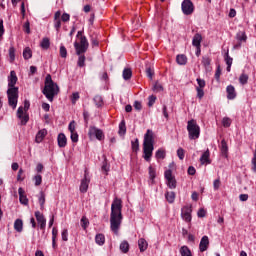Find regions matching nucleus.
<instances>
[{
    "label": "nucleus",
    "mask_w": 256,
    "mask_h": 256,
    "mask_svg": "<svg viewBox=\"0 0 256 256\" xmlns=\"http://www.w3.org/2000/svg\"><path fill=\"white\" fill-rule=\"evenodd\" d=\"M198 217H205V215H207V211H205V209L201 208L198 210Z\"/></svg>",
    "instance_id": "obj_64"
},
{
    "label": "nucleus",
    "mask_w": 256,
    "mask_h": 256,
    "mask_svg": "<svg viewBox=\"0 0 256 256\" xmlns=\"http://www.w3.org/2000/svg\"><path fill=\"white\" fill-rule=\"evenodd\" d=\"M88 137L90 139H93V137H95L98 141H103V139H105V134L103 133V130L95 126H90L88 130Z\"/></svg>",
    "instance_id": "obj_9"
},
{
    "label": "nucleus",
    "mask_w": 256,
    "mask_h": 256,
    "mask_svg": "<svg viewBox=\"0 0 256 256\" xmlns=\"http://www.w3.org/2000/svg\"><path fill=\"white\" fill-rule=\"evenodd\" d=\"M193 212V209L191 206H184L181 209V217L186 223H191V213Z\"/></svg>",
    "instance_id": "obj_12"
},
{
    "label": "nucleus",
    "mask_w": 256,
    "mask_h": 256,
    "mask_svg": "<svg viewBox=\"0 0 256 256\" xmlns=\"http://www.w3.org/2000/svg\"><path fill=\"white\" fill-rule=\"evenodd\" d=\"M149 179L151 181V184L153 185V183H155V178L157 177V172L155 170V168H153L152 166H149Z\"/></svg>",
    "instance_id": "obj_26"
},
{
    "label": "nucleus",
    "mask_w": 256,
    "mask_h": 256,
    "mask_svg": "<svg viewBox=\"0 0 256 256\" xmlns=\"http://www.w3.org/2000/svg\"><path fill=\"white\" fill-rule=\"evenodd\" d=\"M165 197L168 203H175V192H166Z\"/></svg>",
    "instance_id": "obj_35"
},
{
    "label": "nucleus",
    "mask_w": 256,
    "mask_h": 256,
    "mask_svg": "<svg viewBox=\"0 0 256 256\" xmlns=\"http://www.w3.org/2000/svg\"><path fill=\"white\" fill-rule=\"evenodd\" d=\"M224 59L227 65L226 71L229 73L231 72V65H233V58L229 56V51H227L224 55Z\"/></svg>",
    "instance_id": "obj_20"
},
{
    "label": "nucleus",
    "mask_w": 256,
    "mask_h": 256,
    "mask_svg": "<svg viewBox=\"0 0 256 256\" xmlns=\"http://www.w3.org/2000/svg\"><path fill=\"white\" fill-rule=\"evenodd\" d=\"M198 86L197 89H205V80L201 78H197Z\"/></svg>",
    "instance_id": "obj_57"
},
{
    "label": "nucleus",
    "mask_w": 256,
    "mask_h": 256,
    "mask_svg": "<svg viewBox=\"0 0 256 256\" xmlns=\"http://www.w3.org/2000/svg\"><path fill=\"white\" fill-rule=\"evenodd\" d=\"M202 65L205 67L206 71H209V67L211 65V58L207 56L202 57Z\"/></svg>",
    "instance_id": "obj_33"
},
{
    "label": "nucleus",
    "mask_w": 256,
    "mask_h": 256,
    "mask_svg": "<svg viewBox=\"0 0 256 256\" xmlns=\"http://www.w3.org/2000/svg\"><path fill=\"white\" fill-rule=\"evenodd\" d=\"M146 75L148 78L153 79V75H155V70H153L151 66H146Z\"/></svg>",
    "instance_id": "obj_44"
},
{
    "label": "nucleus",
    "mask_w": 256,
    "mask_h": 256,
    "mask_svg": "<svg viewBox=\"0 0 256 256\" xmlns=\"http://www.w3.org/2000/svg\"><path fill=\"white\" fill-rule=\"evenodd\" d=\"M93 100L96 107H103V97L96 95Z\"/></svg>",
    "instance_id": "obj_39"
},
{
    "label": "nucleus",
    "mask_w": 256,
    "mask_h": 256,
    "mask_svg": "<svg viewBox=\"0 0 256 256\" xmlns=\"http://www.w3.org/2000/svg\"><path fill=\"white\" fill-rule=\"evenodd\" d=\"M23 30L27 33V35H29V33H31V24L29 23V21H26L24 23Z\"/></svg>",
    "instance_id": "obj_53"
},
{
    "label": "nucleus",
    "mask_w": 256,
    "mask_h": 256,
    "mask_svg": "<svg viewBox=\"0 0 256 256\" xmlns=\"http://www.w3.org/2000/svg\"><path fill=\"white\" fill-rule=\"evenodd\" d=\"M59 231L57 230V228H53L52 229V247L53 249H55V247H57V235H58Z\"/></svg>",
    "instance_id": "obj_31"
},
{
    "label": "nucleus",
    "mask_w": 256,
    "mask_h": 256,
    "mask_svg": "<svg viewBox=\"0 0 256 256\" xmlns=\"http://www.w3.org/2000/svg\"><path fill=\"white\" fill-rule=\"evenodd\" d=\"M17 81V73L15 70H12L8 76L7 90L8 105L12 107V109H17V101L19 99V88L15 87V85H17Z\"/></svg>",
    "instance_id": "obj_2"
},
{
    "label": "nucleus",
    "mask_w": 256,
    "mask_h": 256,
    "mask_svg": "<svg viewBox=\"0 0 256 256\" xmlns=\"http://www.w3.org/2000/svg\"><path fill=\"white\" fill-rule=\"evenodd\" d=\"M220 151H221L222 157H225V158L228 157L229 146L227 145V141H225V139H223V140L221 141V144H220Z\"/></svg>",
    "instance_id": "obj_17"
},
{
    "label": "nucleus",
    "mask_w": 256,
    "mask_h": 256,
    "mask_svg": "<svg viewBox=\"0 0 256 256\" xmlns=\"http://www.w3.org/2000/svg\"><path fill=\"white\" fill-rule=\"evenodd\" d=\"M62 241H68L69 239H68V236H69V232L67 231V229H64L63 231H62Z\"/></svg>",
    "instance_id": "obj_60"
},
{
    "label": "nucleus",
    "mask_w": 256,
    "mask_h": 256,
    "mask_svg": "<svg viewBox=\"0 0 256 256\" xmlns=\"http://www.w3.org/2000/svg\"><path fill=\"white\" fill-rule=\"evenodd\" d=\"M148 245L149 244L147 243V240H145L144 238H140L138 240V247H139L140 253L147 251Z\"/></svg>",
    "instance_id": "obj_22"
},
{
    "label": "nucleus",
    "mask_w": 256,
    "mask_h": 256,
    "mask_svg": "<svg viewBox=\"0 0 256 256\" xmlns=\"http://www.w3.org/2000/svg\"><path fill=\"white\" fill-rule=\"evenodd\" d=\"M134 109H136V111H141V109H143V105H141L140 101L134 102Z\"/></svg>",
    "instance_id": "obj_63"
},
{
    "label": "nucleus",
    "mask_w": 256,
    "mask_h": 256,
    "mask_svg": "<svg viewBox=\"0 0 256 256\" xmlns=\"http://www.w3.org/2000/svg\"><path fill=\"white\" fill-rule=\"evenodd\" d=\"M153 90L156 91L157 93L163 91V85H161L159 82H156L154 84Z\"/></svg>",
    "instance_id": "obj_55"
},
{
    "label": "nucleus",
    "mask_w": 256,
    "mask_h": 256,
    "mask_svg": "<svg viewBox=\"0 0 256 256\" xmlns=\"http://www.w3.org/2000/svg\"><path fill=\"white\" fill-rule=\"evenodd\" d=\"M231 123H232V121H231V118H229V117H224L222 120L223 127H226V128L231 127Z\"/></svg>",
    "instance_id": "obj_47"
},
{
    "label": "nucleus",
    "mask_w": 256,
    "mask_h": 256,
    "mask_svg": "<svg viewBox=\"0 0 256 256\" xmlns=\"http://www.w3.org/2000/svg\"><path fill=\"white\" fill-rule=\"evenodd\" d=\"M176 62L178 63V65H187V56H185L184 54L177 55Z\"/></svg>",
    "instance_id": "obj_29"
},
{
    "label": "nucleus",
    "mask_w": 256,
    "mask_h": 256,
    "mask_svg": "<svg viewBox=\"0 0 256 256\" xmlns=\"http://www.w3.org/2000/svg\"><path fill=\"white\" fill-rule=\"evenodd\" d=\"M31 107V103L29 100L24 101V107L20 106L17 110V117L20 120V125H27L29 123V108Z\"/></svg>",
    "instance_id": "obj_6"
},
{
    "label": "nucleus",
    "mask_w": 256,
    "mask_h": 256,
    "mask_svg": "<svg viewBox=\"0 0 256 256\" xmlns=\"http://www.w3.org/2000/svg\"><path fill=\"white\" fill-rule=\"evenodd\" d=\"M9 57H10V63H13V61H15V47L13 46L9 48Z\"/></svg>",
    "instance_id": "obj_46"
},
{
    "label": "nucleus",
    "mask_w": 256,
    "mask_h": 256,
    "mask_svg": "<svg viewBox=\"0 0 256 256\" xmlns=\"http://www.w3.org/2000/svg\"><path fill=\"white\" fill-rule=\"evenodd\" d=\"M33 180L35 181L36 187H39V185L43 183V177L40 174H37L36 176H34Z\"/></svg>",
    "instance_id": "obj_45"
},
{
    "label": "nucleus",
    "mask_w": 256,
    "mask_h": 256,
    "mask_svg": "<svg viewBox=\"0 0 256 256\" xmlns=\"http://www.w3.org/2000/svg\"><path fill=\"white\" fill-rule=\"evenodd\" d=\"M95 243L97 245H100V246L105 245V235L104 234H97L95 236Z\"/></svg>",
    "instance_id": "obj_28"
},
{
    "label": "nucleus",
    "mask_w": 256,
    "mask_h": 256,
    "mask_svg": "<svg viewBox=\"0 0 256 256\" xmlns=\"http://www.w3.org/2000/svg\"><path fill=\"white\" fill-rule=\"evenodd\" d=\"M72 104L75 105L77 103V101H79V92H75L72 94Z\"/></svg>",
    "instance_id": "obj_56"
},
{
    "label": "nucleus",
    "mask_w": 256,
    "mask_h": 256,
    "mask_svg": "<svg viewBox=\"0 0 256 256\" xmlns=\"http://www.w3.org/2000/svg\"><path fill=\"white\" fill-rule=\"evenodd\" d=\"M236 39H238V41H247V34H245V31H239L236 35Z\"/></svg>",
    "instance_id": "obj_40"
},
{
    "label": "nucleus",
    "mask_w": 256,
    "mask_h": 256,
    "mask_svg": "<svg viewBox=\"0 0 256 256\" xmlns=\"http://www.w3.org/2000/svg\"><path fill=\"white\" fill-rule=\"evenodd\" d=\"M177 156L180 159V161H183L185 159V150L183 148H179L177 150Z\"/></svg>",
    "instance_id": "obj_48"
},
{
    "label": "nucleus",
    "mask_w": 256,
    "mask_h": 256,
    "mask_svg": "<svg viewBox=\"0 0 256 256\" xmlns=\"http://www.w3.org/2000/svg\"><path fill=\"white\" fill-rule=\"evenodd\" d=\"M40 46L42 47V49H49V47H51V42L49 40V38H43Z\"/></svg>",
    "instance_id": "obj_37"
},
{
    "label": "nucleus",
    "mask_w": 256,
    "mask_h": 256,
    "mask_svg": "<svg viewBox=\"0 0 256 256\" xmlns=\"http://www.w3.org/2000/svg\"><path fill=\"white\" fill-rule=\"evenodd\" d=\"M89 183H91V179H89V171H84V178L81 181L80 184V192L81 193H87V190L89 189Z\"/></svg>",
    "instance_id": "obj_11"
},
{
    "label": "nucleus",
    "mask_w": 256,
    "mask_h": 256,
    "mask_svg": "<svg viewBox=\"0 0 256 256\" xmlns=\"http://www.w3.org/2000/svg\"><path fill=\"white\" fill-rule=\"evenodd\" d=\"M123 202L119 198H115L111 204L110 213V229L117 235L119 233V228L121 227V221H123V214L121 213L123 209Z\"/></svg>",
    "instance_id": "obj_1"
},
{
    "label": "nucleus",
    "mask_w": 256,
    "mask_h": 256,
    "mask_svg": "<svg viewBox=\"0 0 256 256\" xmlns=\"http://www.w3.org/2000/svg\"><path fill=\"white\" fill-rule=\"evenodd\" d=\"M82 229H87L89 227V219L86 216H83L80 220Z\"/></svg>",
    "instance_id": "obj_43"
},
{
    "label": "nucleus",
    "mask_w": 256,
    "mask_h": 256,
    "mask_svg": "<svg viewBox=\"0 0 256 256\" xmlns=\"http://www.w3.org/2000/svg\"><path fill=\"white\" fill-rule=\"evenodd\" d=\"M70 139L72 143H77L79 141V134L77 132H71Z\"/></svg>",
    "instance_id": "obj_54"
},
{
    "label": "nucleus",
    "mask_w": 256,
    "mask_h": 256,
    "mask_svg": "<svg viewBox=\"0 0 256 256\" xmlns=\"http://www.w3.org/2000/svg\"><path fill=\"white\" fill-rule=\"evenodd\" d=\"M68 129H69L70 133H75V120H73L69 123Z\"/></svg>",
    "instance_id": "obj_62"
},
{
    "label": "nucleus",
    "mask_w": 256,
    "mask_h": 256,
    "mask_svg": "<svg viewBox=\"0 0 256 256\" xmlns=\"http://www.w3.org/2000/svg\"><path fill=\"white\" fill-rule=\"evenodd\" d=\"M39 203H40V208L44 209V207H45V194L43 192H41V194H40Z\"/></svg>",
    "instance_id": "obj_50"
},
{
    "label": "nucleus",
    "mask_w": 256,
    "mask_h": 256,
    "mask_svg": "<svg viewBox=\"0 0 256 256\" xmlns=\"http://www.w3.org/2000/svg\"><path fill=\"white\" fill-rule=\"evenodd\" d=\"M70 20L71 15H69V13L64 12L61 15V10L56 11L54 14V29H56L57 33L61 31V21L62 23H69Z\"/></svg>",
    "instance_id": "obj_7"
},
{
    "label": "nucleus",
    "mask_w": 256,
    "mask_h": 256,
    "mask_svg": "<svg viewBox=\"0 0 256 256\" xmlns=\"http://www.w3.org/2000/svg\"><path fill=\"white\" fill-rule=\"evenodd\" d=\"M155 139L153 138V131L147 130L144 135L143 141V159L149 162L153 157V151L155 149Z\"/></svg>",
    "instance_id": "obj_3"
},
{
    "label": "nucleus",
    "mask_w": 256,
    "mask_h": 256,
    "mask_svg": "<svg viewBox=\"0 0 256 256\" xmlns=\"http://www.w3.org/2000/svg\"><path fill=\"white\" fill-rule=\"evenodd\" d=\"M35 217L40 226V229L45 230V227H47V219H45V216L39 211H36Z\"/></svg>",
    "instance_id": "obj_13"
},
{
    "label": "nucleus",
    "mask_w": 256,
    "mask_h": 256,
    "mask_svg": "<svg viewBox=\"0 0 256 256\" xmlns=\"http://www.w3.org/2000/svg\"><path fill=\"white\" fill-rule=\"evenodd\" d=\"M227 99L233 100L237 97V93L235 92V87L233 85H229L226 88Z\"/></svg>",
    "instance_id": "obj_19"
},
{
    "label": "nucleus",
    "mask_w": 256,
    "mask_h": 256,
    "mask_svg": "<svg viewBox=\"0 0 256 256\" xmlns=\"http://www.w3.org/2000/svg\"><path fill=\"white\" fill-rule=\"evenodd\" d=\"M167 185H168L169 189H176L177 180H175V178H170V180H167Z\"/></svg>",
    "instance_id": "obj_41"
},
{
    "label": "nucleus",
    "mask_w": 256,
    "mask_h": 256,
    "mask_svg": "<svg viewBox=\"0 0 256 256\" xmlns=\"http://www.w3.org/2000/svg\"><path fill=\"white\" fill-rule=\"evenodd\" d=\"M74 49L76 51V55H78V61L77 65L79 67H85V53H87V49H89V41L87 40V37L82 36L81 42L74 43Z\"/></svg>",
    "instance_id": "obj_4"
},
{
    "label": "nucleus",
    "mask_w": 256,
    "mask_h": 256,
    "mask_svg": "<svg viewBox=\"0 0 256 256\" xmlns=\"http://www.w3.org/2000/svg\"><path fill=\"white\" fill-rule=\"evenodd\" d=\"M131 148L133 153H137L139 151V139L136 138L135 141H131Z\"/></svg>",
    "instance_id": "obj_38"
},
{
    "label": "nucleus",
    "mask_w": 256,
    "mask_h": 256,
    "mask_svg": "<svg viewBox=\"0 0 256 256\" xmlns=\"http://www.w3.org/2000/svg\"><path fill=\"white\" fill-rule=\"evenodd\" d=\"M19 201L22 205H29V199L25 195V190L23 188L18 189Z\"/></svg>",
    "instance_id": "obj_15"
},
{
    "label": "nucleus",
    "mask_w": 256,
    "mask_h": 256,
    "mask_svg": "<svg viewBox=\"0 0 256 256\" xmlns=\"http://www.w3.org/2000/svg\"><path fill=\"white\" fill-rule=\"evenodd\" d=\"M182 13L184 15H193L195 11V5L191 0H184L181 4Z\"/></svg>",
    "instance_id": "obj_10"
},
{
    "label": "nucleus",
    "mask_w": 256,
    "mask_h": 256,
    "mask_svg": "<svg viewBox=\"0 0 256 256\" xmlns=\"http://www.w3.org/2000/svg\"><path fill=\"white\" fill-rule=\"evenodd\" d=\"M213 187L215 191L219 190V187H221V180L219 179L214 180Z\"/></svg>",
    "instance_id": "obj_61"
},
{
    "label": "nucleus",
    "mask_w": 256,
    "mask_h": 256,
    "mask_svg": "<svg viewBox=\"0 0 256 256\" xmlns=\"http://www.w3.org/2000/svg\"><path fill=\"white\" fill-rule=\"evenodd\" d=\"M91 45L92 47H99V40L97 39V37H91Z\"/></svg>",
    "instance_id": "obj_59"
},
{
    "label": "nucleus",
    "mask_w": 256,
    "mask_h": 256,
    "mask_svg": "<svg viewBox=\"0 0 256 256\" xmlns=\"http://www.w3.org/2000/svg\"><path fill=\"white\" fill-rule=\"evenodd\" d=\"M187 131L188 137L191 140L199 139V136L201 135V127L197 125V121L195 119L187 122Z\"/></svg>",
    "instance_id": "obj_8"
},
{
    "label": "nucleus",
    "mask_w": 256,
    "mask_h": 256,
    "mask_svg": "<svg viewBox=\"0 0 256 256\" xmlns=\"http://www.w3.org/2000/svg\"><path fill=\"white\" fill-rule=\"evenodd\" d=\"M60 57H62V59H66L67 58V48H65V46H60Z\"/></svg>",
    "instance_id": "obj_49"
},
{
    "label": "nucleus",
    "mask_w": 256,
    "mask_h": 256,
    "mask_svg": "<svg viewBox=\"0 0 256 256\" xmlns=\"http://www.w3.org/2000/svg\"><path fill=\"white\" fill-rule=\"evenodd\" d=\"M248 82H249V75L242 73L239 77V83L241 85H247Z\"/></svg>",
    "instance_id": "obj_34"
},
{
    "label": "nucleus",
    "mask_w": 256,
    "mask_h": 256,
    "mask_svg": "<svg viewBox=\"0 0 256 256\" xmlns=\"http://www.w3.org/2000/svg\"><path fill=\"white\" fill-rule=\"evenodd\" d=\"M125 133H127V126L125 120H122L119 124V135H125Z\"/></svg>",
    "instance_id": "obj_36"
},
{
    "label": "nucleus",
    "mask_w": 256,
    "mask_h": 256,
    "mask_svg": "<svg viewBox=\"0 0 256 256\" xmlns=\"http://www.w3.org/2000/svg\"><path fill=\"white\" fill-rule=\"evenodd\" d=\"M197 91V97L200 99H203V97L205 96V92L203 91V88H196Z\"/></svg>",
    "instance_id": "obj_58"
},
{
    "label": "nucleus",
    "mask_w": 256,
    "mask_h": 256,
    "mask_svg": "<svg viewBox=\"0 0 256 256\" xmlns=\"http://www.w3.org/2000/svg\"><path fill=\"white\" fill-rule=\"evenodd\" d=\"M23 57L24 59L27 61L29 59H31V57H33V51H31V48L29 47H26L24 50H23Z\"/></svg>",
    "instance_id": "obj_32"
},
{
    "label": "nucleus",
    "mask_w": 256,
    "mask_h": 256,
    "mask_svg": "<svg viewBox=\"0 0 256 256\" xmlns=\"http://www.w3.org/2000/svg\"><path fill=\"white\" fill-rule=\"evenodd\" d=\"M207 249H209V237L203 236L199 244V250L201 253H204V251H207Z\"/></svg>",
    "instance_id": "obj_14"
},
{
    "label": "nucleus",
    "mask_w": 256,
    "mask_h": 256,
    "mask_svg": "<svg viewBox=\"0 0 256 256\" xmlns=\"http://www.w3.org/2000/svg\"><path fill=\"white\" fill-rule=\"evenodd\" d=\"M122 77L125 81H129L133 77V71L130 68H125L122 73Z\"/></svg>",
    "instance_id": "obj_25"
},
{
    "label": "nucleus",
    "mask_w": 256,
    "mask_h": 256,
    "mask_svg": "<svg viewBox=\"0 0 256 256\" xmlns=\"http://www.w3.org/2000/svg\"><path fill=\"white\" fill-rule=\"evenodd\" d=\"M209 157H210V152H209V149H207V150L202 154V156L200 157V163H201L202 165H205V163L210 164V163H211V160H209Z\"/></svg>",
    "instance_id": "obj_23"
},
{
    "label": "nucleus",
    "mask_w": 256,
    "mask_h": 256,
    "mask_svg": "<svg viewBox=\"0 0 256 256\" xmlns=\"http://www.w3.org/2000/svg\"><path fill=\"white\" fill-rule=\"evenodd\" d=\"M164 177H165L166 181H169L170 179L175 178L173 176V171H171V170H166L164 173Z\"/></svg>",
    "instance_id": "obj_52"
},
{
    "label": "nucleus",
    "mask_w": 256,
    "mask_h": 256,
    "mask_svg": "<svg viewBox=\"0 0 256 256\" xmlns=\"http://www.w3.org/2000/svg\"><path fill=\"white\" fill-rule=\"evenodd\" d=\"M180 255L181 256H193V253L191 252V249H189L188 246H182L180 248Z\"/></svg>",
    "instance_id": "obj_27"
},
{
    "label": "nucleus",
    "mask_w": 256,
    "mask_h": 256,
    "mask_svg": "<svg viewBox=\"0 0 256 256\" xmlns=\"http://www.w3.org/2000/svg\"><path fill=\"white\" fill-rule=\"evenodd\" d=\"M120 251L122 253H129V242L127 240L120 243Z\"/></svg>",
    "instance_id": "obj_30"
},
{
    "label": "nucleus",
    "mask_w": 256,
    "mask_h": 256,
    "mask_svg": "<svg viewBox=\"0 0 256 256\" xmlns=\"http://www.w3.org/2000/svg\"><path fill=\"white\" fill-rule=\"evenodd\" d=\"M43 95H45L48 101H53L55 95L59 94V86L57 83L53 82V78H51V74H47L45 78V86L42 90Z\"/></svg>",
    "instance_id": "obj_5"
},
{
    "label": "nucleus",
    "mask_w": 256,
    "mask_h": 256,
    "mask_svg": "<svg viewBox=\"0 0 256 256\" xmlns=\"http://www.w3.org/2000/svg\"><path fill=\"white\" fill-rule=\"evenodd\" d=\"M155 101H157V97L154 95L149 96L148 98V107H153L155 105Z\"/></svg>",
    "instance_id": "obj_51"
},
{
    "label": "nucleus",
    "mask_w": 256,
    "mask_h": 256,
    "mask_svg": "<svg viewBox=\"0 0 256 256\" xmlns=\"http://www.w3.org/2000/svg\"><path fill=\"white\" fill-rule=\"evenodd\" d=\"M14 229L17 233H21L23 231V220L16 219L14 222Z\"/></svg>",
    "instance_id": "obj_24"
},
{
    "label": "nucleus",
    "mask_w": 256,
    "mask_h": 256,
    "mask_svg": "<svg viewBox=\"0 0 256 256\" xmlns=\"http://www.w3.org/2000/svg\"><path fill=\"white\" fill-rule=\"evenodd\" d=\"M166 152L163 149H158L156 151L155 157L156 159H165Z\"/></svg>",
    "instance_id": "obj_42"
},
{
    "label": "nucleus",
    "mask_w": 256,
    "mask_h": 256,
    "mask_svg": "<svg viewBox=\"0 0 256 256\" xmlns=\"http://www.w3.org/2000/svg\"><path fill=\"white\" fill-rule=\"evenodd\" d=\"M202 41H203V36H201V34L199 33H196L192 39L193 47H196V49H199L201 47Z\"/></svg>",
    "instance_id": "obj_16"
},
{
    "label": "nucleus",
    "mask_w": 256,
    "mask_h": 256,
    "mask_svg": "<svg viewBox=\"0 0 256 256\" xmlns=\"http://www.w3.org/2000/svg\"><path fill=\"white\" fill-rule=\"evenodd\" d=\"M47 137V129H42L36 134V143H41Z\"/></svg>",
    "instance_id": "obj_21"
},
{
    "label": "nucleus",
    "mask_w": 256,
    "mask_h": 256,
    "mask_svg": "<svg viewBox=\"0 0 256 256\" xmlns=\"http://www.w3.org/2000/svg\"><path fill=\"white\" fill-rule=\"evenodd\" d=\"M57 141H58V147L60 148L67 147V136H65V134L63 133L58 134Z\"/></svg>",
    "instance_id": "obj_18"
}]
</instances>
